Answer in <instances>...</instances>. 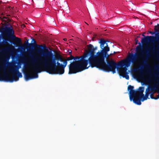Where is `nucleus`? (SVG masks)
Segmentation results:
<instances>
[{
  "label": "nucleus",
  "mask_w": 159,
  "mask_h": 159,
  "mask_svg": "<svg viewBox=\"0 0 159 159\" xmlns=\"http://www.w3.org/2000/svg\"><path fill=\"white\" fill-rule=\"evenodd\" d=\"M116 53L115 52L110 53L106 56L101 57L93 66L92 68L96 67L100 70L107 71H111L113 73H116V69H119V67H122L124 66L129 67L130 66L131 62L134 63L136 60V57L133 53L130 55L128 59L120 62L118 64L115 62L113 60H107V64L105 61V58H108L110 55H111Z\"/></svg>",
  "instance_id": "1"
},
{
  "label": "nucleus",
  "mask_w": 159,
  "mask_h": 159,
  "mask_svg": "<svg viewBox=\"0 0 159 159\" xmlns=\"http://www.w3.org/2000/svg\"><path fill=\"white\" fill-rule=\"evenodd\" d=\"M54 55L53 53L50 57H47L45 58H40L39 63L42 71H46L49 74H60V69L58 68V66L56 62V59L53 57Z\"/></svg>",
  "instance_id": "2"
},
{
  "label": "nucleus",
  "mask_w": 159,
  "mask_h": 159,
  "mask_svg": "<svg viewBox=\"0 0 159 159\" xmlns=\"http://www.w3.org/2000/svg\"><path fill=\"white\" fill-rule=\"evenodd\" d=\"M88 53H84L80 57H74L73 59L75 61L71 62L69 65V74H75L87 69L89 67V66H87L89 63L88 59H85L88 57Z\"/></svg>",
  "instance_id": "3"
},
{
  "label": "nucleus",
  "mask_w": 159,
  "mask_h": 159,
  "mask_svg": "<svg viewBox=\"0 0 159 159\" xmlns=\"http://www.w3.org/2000/svg\"><path fill=\"white\" fill-rule=\"evenodd\" d=\"M159 87V83H154L152 85H148L147 88L146 89L145 94L144 96L143 94L144 88V87H140L139 89V94L140 95V101H143L144 100H147L148 98L149 95L150 94V98L152 99L155 100L157 99V97H153V94L156 92V90L157 89L158 87Z\"/></svg>",
  "instance_id": "4"
},
{
  "label": "nucleus",
  "mask_w": 159,
  "mask_h": 159,
  "mask_svg": "<svg viewBox=\"0 0 159 159\" xmlns=\"http://www.w3.org/2000/svg\"><path fill=\"white\" fill-rule=\"evenodd\" d=\"M20 66L15 65L10 68L9 71L12 73L11 76H10L8 74L5 73L2 76L0 74V81H4L6 82H12L14 81H17L19 78L22 77L21 73L19 71Z\"/></svg>",
  "instance_id": "5"
},
{
  "label": "nucleus",
  "mask_w": 159,
  "mask_h": 159,
  "mask_svg": "<svg viewBox=\"0 0 159 159\" xmlns=\"http://www.w3.org/2000/svg\"><path fill=\"white\" fill-rule=\"evenodd\" d=\"M27 44L28 48L29 49H31L33 47H36L37 48V52L40 55L39 57V61L40 58H45L47 57H50L52 54V50H48L47 47L45 44L43 45H38L36 43V41L34 39H33L31 41V43H28V40L26 41Z\"/></svg>",
  "instance_id": "6"
},
{
  "label": "nucleus",
  "mask_w": 159,
  "mask_h": 159,
  "mask_svg": "<svg viewBox=\"0 0 159 159\" xmlns=\"http://www.w3.org/2000/svg\"><path fill=\"white\" fill-rule=\"evenodd\" d=\"M139 45L137 47L136 51L137 52H141V53L139 54L137 53L135 55L133 54L136 57V60L134 63L136 61L138 57H139L143 59V65L141 66V68H136L132 69V71L133 72H135L139 71H141L143 67L147 68L150 67V66L148 63V58L151 57L150 54L147 51H143L142 50V46L141 45V43H139Z\"/></svg>",
  "instance_id": "7"
},
{
  "label": "nucleus",
  "mask_w": 159,
  "mask_h": 159,
  "mask_svg": "<svg viewBox=\"0 0 159 159\" xmlns=\"http://www.w3.org/2000/svg\"><path fill=\"white\" fill-rule=\"evenodd\" d=\"M0 32L2 33L1 35L0 34V47L8 44V41H10V39H12V36L11 34H14V31L12 27L2 28Z\"/></svg>",
  "instance_id": "8"
},
{
  "label": "nucleus",
  "mask_w": 159,
  "mask_h": 159,
  "mask_svg": "<svg viewBox=\"0 0 159 159\" xmlns=\"http://www.w3.org/2000/svg\"><path fill=\"white\" fill-rule=\"evenodd\" d=\"M88 50H86L85 53H88V57L90 56L88 58V60L89 65V67L91 66L92 68L93 66L96 63L97 61L101 57L100 55H98V52L95 54V51L97 50V47H94L91 44H89L87 46Z\"/></svg>",
  "instance_id": "9"
},
{
  "label": "nucleus",
  "mask_w": 159,
  "mask_h": 159,
  "mask_svg": "<svg viewBox=\"0 0 159 159\" xmlns=\"http://www.w3.org/2000/svg\"><path fill=\"white\" fill-rule=\"evenodd\" d=\"M139 88L137 90H133L134 87L130 85H129L128 87V90L129 91V97L130 101L133 100L134 103L138 105H140L141 104V102L139 99Z\"/></svg>",
  "instance_id": "10"
},
{
  "label": "nucleus",
  "mask_w": 159,
  "mask_h": 159,
  "mask_svg": "<svg viewBox=\"0 0 159 159\" xmlns=\"http://www.w3.org/2000/svg\"><path fill=\"white\" fill-rule=\"evenodd\" d=\"M107 42L110 43V42L108 40H105L104 39H101L99 41L100 44V48L101 50L100 52H98V55H100L101 57L106 56L108 54L107 52L110 51V48L108 46Z\"/></svg>",
  "instance_id": "11"
},
{
  "label": "nucleus",
  "mask_w": 159,
  "mask_h": 159,
  "mask_svg": "<svg viewBox=\"0 0 159 159\" xmlns=\"http://www.w3.org/2000/svg\"><path fill=\"white\" fill-rule=\"evenodd\" d=\"M32 70L34 72L33 74L31 73L25 74V78L26 80H28L33 78H37L38 77V73H40L42 71V69L38 65H33L32 66Z\"/></svg>",
  "instance_id": "12"
},
{
  "label": "nucleus",
  "mask_w": 159,
  "mask_h": 159,
  "mask_svg": "<svg viewBox=\"0 0 159 159\" xmlns=\"http://www.w3.org/2000/svg\"><path fill=\"white\" fill-rule=\"evenodd\" d=\"M154 32L156 34V41L158 42H159V24H157V25H156L154 27ZM151 53H158L159 52V43L157 44V47H154L152 49Z\"/></svg>",
  "instance_id": "13"
},
{
  "label": "nucleus",
  "mask_w": 159,
  "mask_h": 159,
  "mask_svg": "<svg viewBox=\"0 0 159 159\" xmlns=\"http://www.w3.org/2000/svg\"><path fill=\"white\" fill-rule=\"evenodd\" d=\"M119 69V68L117 69L118 70V72L120 75L121 76L123 77V78H125L126 80H129V76L128 75V73L127 72V67H128L125 66V67Z\"/></svg>",
  "instance_id": "14"
},
{
  "label": "nucleus",
  "mask_w": 159,
  "mask_h": 159,
  "mask_svg": "<svg viewBox=\"0 0 159 159\" xmlns=\"http://www.w3.org/2000/svg\"><path fill=\"white\" fill-rule=\"evenodd\" d=\"M156 41V38L154 36H147L142 39L141 41V43L143 44H148L149 42H152Z\"/></svg>",
  "instance_id": "15"
},
{
  "label": "nucleus",
  "mask_w": 159,
  "mask_h": 159,
  "mask_svg": "<svg viewBox=\"0 0 159 159\" xmlns=\"http://www.w3.org/2000/svg\"><path fill=\"white\" fill-rule=\"evenodd\" d=\"M67 61H68V60L67 59L64 61V60L63 61V65H62V64H61L58 62L57 61V65L58 66V68L59 69V70L60 69V72L58 73H60V74L62 75L64 73V69L67 64Z\"/></svg>",
  "instance_id": "16"
},
{
  "label": "nucleus",
  "mask_w": 159,
  "mask_h": 159,
  "mask_svg": "<svg viewBox=\"0 0 159 159\" xmlns=\"http://www.w3.org/2000/svg\"><path fill=\"white\" fill-rule=\"evenodd\" d=\"M11 20L9 19V18L7 17H5L4 16H3L2 17V22L8 23Z\"/></svg>",
  "instance_id": "17"
},
{
  "label": "nucleus",
  "mask_w": 159,
  "mask_h": 159,
  "mask_svg": "<svg viewBox=\"0 0 159 159\" xmlns=\"http://www.w3.org/2000/svg\"><path fill=\"white\" fill-rule=\"evenodd\" d=\"M55 57L58 62L59 61L61 62L63 61L64 59L60 55L57 54Z\"/></svg>",
  "instance_id": "18"
},
{
  "label": "nucleus",
  "mask_w": 159,
  "mask_h": 159,
  "mask_svg": "<svg viewBox=\"0 0 159 159\" xmlns=\"http://www.w3.org/2000/svg\"><path fill=\"white\" fill-rule=\"evenodd\" d=\"M36 62L35 58L33 56H30V59L29 60V62L30 63H34Z\"/></svg>",
  "instance_id": "19"
},
{
  "label": "nucleus",
  "mask_w": 159,
  "mask_h": 159,
  "mask_svg": "<svg viewBox=\"0 0 159 159\" xmlns=\"http://www.w3.org/2000/svg\"><path fill=\"white\" fill-rule=\"evenodd\" d=\"M26 57L24 56H23L21 59L20 60V62L21 63L25 64H26Z\"/></svg>",
  "instance_id": "20"
},
{
  "label": "nucleus",
  "mask_w": 159,
  "mask_h": 159,
  "mask_svg": "<svg viewBox=\"0 0 159 159\" xmlns=\"http://www.w3.org/2000/svg\"><path fill=\"white\" fill-rule=\"evenodd\" d=\"M12 36L16 38L15 40L16 43H17L18 44H20L21 43V40L20 38H16L15 37V36L13 35Z\"/></svg>",
  "instance_id": "21"
},
{
  "label": "nucleus",
  "mask_w": 159,
  "mask_h": 159,
  "mask_svg": "<svg viewBox=\"0 0 159 159\" xmlns=\"http://www.w3.org/2000/svg\"><path fill=\"white\" fill-rule=\"evenodd\" d=\"M74 58V57L71 54H70V56L69 57H68L67 58V59L68 60V61L71 60L73 59Z\"/></svg>",
  "instance_id": "22"
},
{
  "label": "nucleus",
  "mask_w": 159,
  "mask_h": 159,
  "mask_svg": "<svg viewBox=\"0 0 159 159\" xmlns=\"http://www.w3.org/2000/svg\"><path fill=\"white\" fill-rule=\"evenodd\" d=\"M135 44H137L138 43H138V40L137 39V38H135Z\"/></svg>",
  "instance_id": "23"
},
{
  "label": "nucleus",
  "mask_w": 159,
  "mask_h": 159,
  "mask_svg": "<svg viewBox=\"0 0 159 159\" xmlns=\"http://www.w3.org/2000/svg\"><path fill=\"white\" fill-rule=\"evenodd\" d=\"M148 33L152 34H155V32H152L151 31H149Z\"/></svg>",
  "instance_id": "24"
},
{
  "label": "nucleus",
  "mask_w": 159,
  "mask_h": 159,
  "mask_svg": "<svg viewBox=\"0 0 159 159\" xmlns=\"http://www.w3.org/2000/svg\"><path fill=\"white\" fill-rule=\"evenodd\" d=\"M158 95H157V99L159 98V91L158 92Z\"/></svg>",
  "instance_id": "25"
},
{
  "label": "nucleus",
  "mask_w": 159,
  "mask_h": 159,
  "mask_svg": "<svg viewBox=\"0 0 159 159\" xmlns=\"http://www.w3.org/2000/svg\"><path fill=\"white\" fill-rule=\"evenodd\" d=\"M156 68L157 70H159V66H157Z\"/></svg>",
  "instance_id": "26"
},
{
  "label": "nucleus",
  "mask_w": 159,
  "mask_h": 159,
  "mask_svg": "<svg viewBox=\"0 0 159 159\" xmlns=\"http://www.w3.org/2000/svg\"><path fill=\"white\" fill-rule=\"evenodd\" d=\"M25 27V25H21L22 28H24Z\"/></svg>",
  "instance_id": "27"
},
{
  "label": "nucleus",
  "mask_w": 159,
  "mask_h": 159,
  "mask_svg": "<svg viewBox=\"0 0 159 159\" xmlns=\"http://www.w3.org/2000/svg\"><path fill=\"white\" fill-rule=\"evenodd\" d=\"M2 16H0V20H2Z\"/></svg>",
  "instance_id": "28"
},
{
  "label": "nucleus",
  "mask_w": 159,
  "mask_h": 159,
  "mask_svg": "<svg viewBox=\"0 0 159 159\" xmlns=\"http://www.w3.org/2000/svg\"><path fill=\"white\" fill-rule=\"evenodd\" d=\"M63 40L65 41H67V39H66V38H65L63 39Z\"/></svg>",
  "instance_id": "29"
},
{
  "label": "nucleus",
  "mask_w": 159,
  "mask_h": 159,
  "mask_svg": "<svg viewBox=\"0 0 159 159\" xmlns=\"http://www.w3.org/2000/svg\"><path fill=\"white\" fill-rule=\"evenodd\" d=\"M145 34V32H144L143 34H142V36L145 37V36L144 35V34Z\"/></svg>",
  "instance_id": "30"
},
{
  "label": "nucleus",
  "mask_w": 159,
  "mask_h": 159,
  "mask_svg": "<svg viewBox=\"0 0 159 159\" xmlns=\"http://www.w3.org/2000/svg\"><path fill=\"white\" fill-rule=\"evenodd\" d=\"M38 7L39 8H42V6H38Z\"/></svg>",
  "instance_id": "31"
},
{
  "label": "nucleus",
  "mask_w": 159,
  "mask_h": 159,
  "mask_svg": "<svg viewBox=\"0 0 159 159\" xmlns=\"http://www.w3.org/2000/svg\"><path fill=\"white\" fill-rule=\"evenodd\" d=\"M70 52H69V54L70 55V54H71V50H70Z\"/></svg>",
  "instance_id": "32"
},
{
  "label": "nucleus",
  "mask_w": 159,
  "mask_h": 159,
  "mask_svg": "<svg viewBox=\"0 0 159 159\" xmlns=\"http://www.w3.org/2000/svg\"><path fill=\"white\" fill-rule=\"evenodd\" d=\"M139 36L137 37V38H139Z\"/></svg>",
  "instance_id": "33"
}]
</instances>
